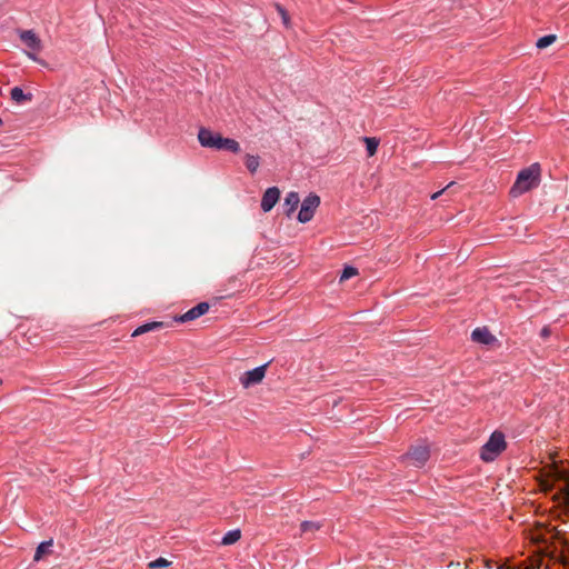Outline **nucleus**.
Returning a JSON list of instances; mask_svg holds the SVG:
<instances>
[{
    "mask_svg": "<svg viewBox=\"0 0 569 569\" xmlns=\"http://www.w3.org/2000/svg\"><path fill=\"white\" fill-rule=\"evenodd\" d=\"M541 181V167L538 162L522 169L510 189L512 197H519L539 186Z\"/></svg>",
    "mask_w": 569,
    "mask_h": 569,
    "instance_id": "1",
    "label": "nucleus"
},
{
    "mask_svg": "<svg viewBox=\"0 0 569 569\" xmlns=\"http://www.w3.org/2000/svg\"><path fill=\"white\" fill-rule=\"evenodd\" d=\"M507 448L503 432L493 431L487 442L480 448V459L485 462L495 461Z\"/></svg>",
    "mask_w": 569,
    "mask_h": 569,
    "instance_id": "2",
    "label": "nucleus"
},
{
    "mask_svg": "<svg viewBox=\"0 0 569 569\" xmlns=\"http://www.w3.org/2000/svg\"><path fill=\"white\" fill-rule=\"evenodd\" d=\"M18 36L28 48V50L24 51L27 57L36 62L46 64V62L37 56L42 50V42L39 36L33 30H19Z\"/></svg>",
    "mask_w": 569,
    "mask_h": 569,
    "instance_id": "3",
    "label": "nucleus"
},
{
    "mask_svg": "<svg viewBox=\"0 0 569 569\" xmlns=\"http://www.w3.org/2000/svg\"><path fill=\"white\" fill-rule=\"evenodd\" d=\"M430 458V448L427 445H418L411 447L401 456V461L408 466L422 468Z\"/></svg>",
    "mask_w": 569,
    "mask_h": 569,
    "instance_id": "4",
    "label": "nucleus"
},
{
    "mask_svg": "<svg viewBox=\"0 0 569 569\" xmlns=\"http://www.w3.org/2000/svg\"><path fill=\"white\" fill-rule=\"evenodd\" d=\"M320 197L317 193H309L302 201L299 213L298 221L301 223H307L312 220L316 210L320 206Z\"/></svg>",
    "mask_w": 569,
    "mask_h": 569,
    "instance_id": "5",
    "label": "nucleus"
},
{
    "mask_svg": "<svg viewBox=\"0 0 569 569\" xmlns=\"http://www.w3.org/2000/svg\"><path fill=\"white\" fill-rule=\"evenodd\" d=\"M268 365L269 362L246 371L240 377V383L242 385V387L249 388L251 386L260 383L266 376Z\"/></svg>",
    "mask_w": 569,
    "mask_h": 569,
    "instance_id": "6",
    "label": "nucleus"
},
{
    "mask_svg": "<svg viewBox=\"0 0 569 569\" xmlns=\"http://www.w3.org/2000/svg\"><path fill=\"white\" fill-rule=\"evenodd\" d=\"M550 477L552 478V482H562V487L559 489L560 495L563 499L569 502V472L560 468H552L550 472ZM555 483L550 485V488H553Z\"/></svg>",
    "mask_w": 569,
    "mask_h": 569,
    "instance_id": "7",
    "label": "nucleus"
},
{
    "mask_svg": "<svg viewBox=\"0 0 569 569\" xmlns=\"http://www.w3.org/2000/svg\"><path fill=\"white\" fill-rule=\"evenodd\" d=\"M209 303L208 302H200L197 306L189 309L187 312L182 313L181 316L176 318V321L178 322H188L198 319L199 317L203 316L209 311Z\"/></svg>",
    "mask_w": 569,
    "mask_h": 569,
    "instance_id": "8",
    "label": "nucleus"
},
{
    "mask_svg": "<svg viewBox=\"0 0 569 569\" xmlns=\"http://www.w3.org/2000/svg\"><path fill=\"white\" fill-rule=\"evenodd\" d=\"M280 198V190L277 187L268 188L261 199V209L263 212H269L278 202Z\"/></svg>",
    "mask_w": 569,
    "mask_h": 569,
    "instance_id": "9",
    "label": "nucleus"
},
{
    "mask_svg": "<svg viewBox=\"0 0 569 569\" xmlns=\"http://www.w3.org/2000/svg\"><path fill=\"white\" fill-rule=\"evenodd\" d=\"M300 203L299 193L296 191H290L287 193L283 202L284 213L290 217L298 208Z\"/></svg>",
    "mask_w": 569,
    "mask_h": 569,
    "instance_id": "10",
    "label": "nucleus"
},
{
    "mask_svg": "<svg viewBox=\"0 0 569 569\" xmlns=\"http://www.w3.org/2000/svg\"><path fill=\"white\" fill-rule=\"evenodd\" d=\"M471 338L473 341L483 345H490L495 340V337L490 333V331L487 328H476L471 332Z\"/></svg>",
    "mask_w": 569,
    "mask_h": 569,
    "instance_id": "11",
    "label": "nucleus"
},
{
    "mask_svg": "<svg viewBox=\"0 0 569 569\" xmlns=\"http://www.w3.org/2000/svg\"><path fill=\"white\" fill-rule=\"evenodd\" d=\"M217 136L218 133L212 132L210 129L200 128L198 132V140L202 147L210 148L214 141V137Z\"/></svg>",
    "mask_w": 569,
    "mask_h": 569,
    "instance_id": "12",
    "label": "nucleus"
},
{
    "mask_svg": "<svg viewBox=\"0 0 569 569\" xmlns=\"http://www.w3.org/2000/svg\"><path fill=\"white\" fill-rule=\"evenodd\" d=\"M163 327H164V323L161 321L147 322V323H143V325L139 326L138 328H136L131 336L137 337L142 333L156 330V329H161Z\"/></svg>",
    "mask_w": 569,
    "mask_h": 569,
    "instance_id": "13",
    "label": "nucleus"
},
{
    "mask_svg": "<svg viewBox=\"0 0 569 569\" xmlns=\"http://www.w3.org/2000/svg\"><path fill=\"white\" fill-rule=\"evenodd\" d=\"M244 164L251 174H254L260 166L259 156L247 153L244 156Z\"/></svg>",
    "mask_w": 569,
    "mask_h": 569,
    "instance_id": "14",
    "label": "nucleus"
},
{
    "mask_svg": "<svg viewBox=\"0 0 569 569\" xmlns=\"http://www.w3.org/2000/svg\"><path fill=\"white\" fill-rule=\"evenodd\" d=\"M10 96L13 101L19 103L31 100L32 98L31 93H24L20 87H13L10 91Z\"/></svg>",
    "mask_w": 569,
    "mask_h": 569,
    "instance_id": "15",
    "label": "nucleus"
},
{
    "mask_svg": "<svg viewBox=\"0 0 569 569\" xmlns=\"http://www.w3.org/2000/svg\"><path fill=\"white\" fill-rule=\"evenodd\" d=\"M52 545H53L52 539L42 541L36 549L33 560L39 561L44 553L49 552V548L52 547Z\"/></svg>",
    "mask_w": 569,
    "mask_h": 569,
    "instance_id": "16",
    "label": "nucleus"
},
{
    "mask_svg": "<svg viewBox=\"0 0 569 569\" xmlns=\"http://www.w3.org/2000/svg\"><path fill=\"white\" fill-rule=\"evenodd\" d=\"M240 537L241 533L239 529L230 530L222 537L221 543L224 546L232 545L237 542L240 539Z\"/></svg>",
    "mask_w": 569,
    "mask_h": 569,
    "instance_id": "17",
    "label": "nucleus"
},
{
    "mask_svg": "<svg viewBox=\"0 0 569 569\" xmlns=\"http://www.w3.org/2000/svg\"><path fill=\"white\" fill-rule=\"evenodd\" d=\"M222 150H228L232 153H239L241 151V148L237 140L232 138H224Z\"/></svg>",
    "mask_w": 569,
    "mask_h": 569,
    "instance_id": "18",
    "label": "nucleus"
},
{
    "mask_svg": "<svg viewBox=\"0 0 569 569\" xmlns=\"http://www.w3.org/2000/svg\"><path fill=\"white\" fill-rule=\"evenodd\" d=\"M321 528V525L319 522H315V521H302L301 525H300V530L302 533H307V532H315L317 530H319Z\"/></svg>",
    "mask_w": 569,
    "mask_h": 569,
    "instance_id": "19",
    "label": "nucleus"
},
{
    "mask_svg": "<svg viewBox=\"0 0 569 569\" xmlns=\"http://www.w3.org/2000/svg\"><path fill=\"white\" fill-rule=\"evenodd\" d=\"M363 140L366 142L368 156L372 157L377 152L379 140L369 137H365Z\"/></svg>",
    "mask_w": 569,
    "mask_h": 569,
    "instance_id": "20",
    "label": "nucleus"
},
{
    "mask_svg": "<svg viewBox=\"0 0 569 569\" xmlns=\"http://www.w3.org/2000/svg\"><path fill=\"white\" fill-rule=\"evenodd\" d=\"M557 37L555 34H547L538 39L536 46L538 49H545L552 44L556 41Z\"/></svg>",
    "mask_w": 569,
    "mask_h": 569,
    "instance_id": "21",
    "label": "nucleus"
},
{
    "mask_svg": "<svg viewBox=\"0 0 569 569\" xmlns=\"http://www.w3.org/2000/svg\"><path fill=\"white\" fill-rule=\"evenodd\" d=\"M170 565H171V562L169 560L160 557V558H157L156 560L149 562L148 567L151 569H159V568H167Z\"/></svg>",
    "mask_w": 569,
    "mask_h": 569,
    "instance_id": "22",
    "label": "nucleus"
},
{
    "mask_svg": "<svg viewBox=\"0 0 569 569\" xmlns=\"http://www.w3.org/2000/svg\"><path fill=\"white\" fill-rule=\"evenodd\" d=\"M276 9H277L278 13L280 14L284 27L289 28L290 27V17H289L287 10L279 3L276 4Z\"/></svg>",
    "mask_w": 569,
    "mask_h": 569,
    "instance_id": "23",
    "label": "nucleus"
},
{
    "mask_svg": "<svg viewBox=\"0 0 569 569\" xmlns=\"http://www.w3.org/2000/svg\"><path fill=\"white\" fill-rule=\"evenodd\" d=\"M358 274V270L357 268L355 267H351V266H347L345 267V269L342 270V273L340 276V281H345L347 279H350L351 277Z\"/></svg>",
    "mask_w": 569,
    "mask_h": 569,
    "instance_id": "24",
    "label": "nucleus"
},
{
    "mask_svg": "<svg viewBox=\"0 0 569 569\" xmlns=\"http://www.w3.org/2000/svg\"><path fill=\"white\" fill-rule=\"evenodd\" d=\"M223 140H224V138L218 133V136L214 137V141L210 148L216 149V150H222L223 149Z\"/></svg>",
    "mask_w": 569,
    "mask_h": 569,
    "instance_id": "25",
    "label": "nucleus"
},
{
    "mask_svg": "<svg viewBox=\"0 0 569 569\" xmlns=\"http://www.w3.org/2000/svg\"><path fill=\"white\" fill-rule=\"evenodd\" d=\"M551 336V329L549 326H545L541 330H540V337L542 339H548L549 337Z\"/></svg>",
    "mask_w": 569,
    "mask_h": 569,
    "instance_id": "26",
    "label": "nucleus"
},
{
    "mask_svg": "<svg viewBox=\"0 0 569 569\" xmlns=\"http://www.w3.org/2000/svg\"><path fill=\"white\" fill-rule=\"evenodd\" d=\"M453 184V182H450L449 184H447V187H445L442 190L438 191V192H435L432 196H431V199L432 200H436L437 198H439V196L441 193H443L445 190H447L449 187H451Z\"/></svg>",
    "mask_w": 569,
    "mask_h": 569,
    "instance_id": "27",
    "label": "nucleus"
}]
</instances>
